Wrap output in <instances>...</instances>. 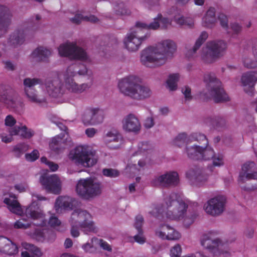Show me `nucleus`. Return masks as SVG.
I'll use <instances>...</instances> for the list:
<instances>
[{
    "instance_id": "1",
    "label": "nucleus",
    "mask_w": 257,
    "mask_h": 257,
    "mask_svg": "<svg viewBox=\"0 0 257 257\" xmlns=\"http://www.w3.org/2000/svg\"><path fill=\"white\" fill-rule=\"evenodd\" d=\"M43 84V80L39 78L27 77L24 79V91L29 101L40 104L46 101L48 95L53 97H58L64 93L63 84L59 79L47 80L45 82L46 91L42 90L38 92L34 88L35 86Z\"/></svg>"
},
{
    "instance_id": "2",
    "label": "nucleus",
    "mask_w": 257,
    "mask_h": 257,
    "mask_svg": "<svg viewBox=\"0 0 257 257\" xmlns=\"http://www.w3.org/2000/svg\"><path fill=\"white\" fill-rule=\"evenodd\" d=\"M176 50L177 45L173 41L164 40L156 46H149L144 49L141 52L140 62L147 67H159L172 59Z\"/></svg>"
},
{
    "instance_id": "3",
    "label": "nucleus",
    "mask_w": 257,
    "mask_h": 257,
    "mask_svg": "<svg viewBox=\"0 0 257 257\" xmlns=\"http://www.w3.org/2000/svg\"><path fill=\"white\" fill-rule=\"evenodd\" d=\"M188 207L187 200L175 193H171L164 196L161 207L155 209L158 214H164L170 220H178L184 218Z\"/></svg>"
},
{
    "instance_id": "4",
    "label": "nucleus",
    "mask_w": 257,
    "mask_h": 257,
    "mask_svg": "<svg viewBox=\"0 0 257 257\" xmlns=\"http://www.w3.org/2000/svg\"><path fill=\"white\" fill-rule=\"evenodd\" d=\"M140 79L130 75L120 79L118 88L120 92L135 100H144L150 98L152 92L149 87L139 84Z\"/></svg>"
},
{
    "instance_id": "5",
    "label": "nucleus",
    "mask_w": 257,
    "mask_h": 257,
    "mask_svg": "<svg viewBox=\"0 0 257 257\" xmlns=\"http://www.w3.org/2000/svg\"><path fill=\"white\" fill-rule=\"evenodd\" d=\"M88 73L87 68L79 64H74L69 66L64 74V80L66 89L74 94H80L89 89L92 83H83L78 84L75 82L73 77L77 74L85 75Z\"/></svg>"
},
{
    "instance_id": "6",
    "label": "nucleus",
    "mask_w": 257,
    "mask_h": 257,
    "mask_svg": "<svg viewBox=\"0 0 257 257\" xmlns=\"http://www.w3.org/2000/svg\"><path fill=\"white\" fill-rule=\"evenodd\" d=\"M68 158L75 164L84 167H91L98 160L96 151L86 145H79L71 150Z\"/></svg>"
},
{
    "instance_id": "7",
    "label": "nucleus",
    "mask_w": 257,
    "mask_h": 257,
    "mask_svg": "<svg viewBox=\"0 0 257 257\" xmlns=\"http://www.w3.org/2000/svg\"><path fill=\"white\" fill-rule=\"evenodd\" d=\"M204 82L206 84L207 92L204 94L206 98H212L216 102L227 101V95L221 87V82L213 73H206L204 75Z\"/></svg>"
},
{
    "instance_id": "8",
    "label": "nucleus",
    "mask_w": 257,
    "mask_h": 257,
    "mask_svg": "<svg viewBox=\"0 0 257 257\" xmlns=\"http://www.w3.org/2000/svg\"><path fill=\"white\" fill-rule=\"evenodd\" d=\"M102 191L101 183L92 178L80 179L76 186L77 194L84 200H90L98 196Z\"/></svg>"
},
{
    "instance_id": "9",
    "label": "nucleus",
    "mask_w": 257,
    "mask_h": 257,
    "mask_svg": "<svg viewBox=\"0 0 257 257\" xmlns=\"http://www.w3.org/2000/svg\"><path fill=\"white\" fill-rule=\"evenodd\" d=\"M206 51H203L200 57L203 62L211 64L223 57L226 51L227 45L222 40L208 41L206 46Z\"/></svg>"
},
{
    "instance_id": "10",
    "label": "nucleus",
    "mask_w": 257,
    "mask_h": 257,
    "mask_svg": "<svg viewBox=\"0 0 257 257\" xmlns=\"http://www.w3.org/2000/svg\"><path fill=\"white\" fill-rule=\"evenodd\" d=\"M38 29V27L37 26L28 23L22 24L10 35L8 39V45L14 48L19 47Z\"/></svg>"
},
{
    "instance_id": "11",
    "label": "nucleus",
    "mask_w": 257,
    "mask_h": 257,
    "mask_svg": "<svg viewBox=\"0 0 257 257\" xmlns=\"http://www.w3.org/2000/svg\"><path fill=\"white\" fill-rule=\"evenodd\" d=\"M61 56L66 57L73 60L90 62L89 56L84 49L79 47L75 43L67 42L61 44L58 48Z\"/></svg>"
},
{
    "instance_id": "12",
    "label": "nucleus",
    "mask_w": 257,
    "mask_h": 257,
    "mask_svg": "<svg viewBox=\"0 0 257 257\" xmlns=\"http://www.w3.org/2000/svg\"><path fill=\"white\" fill-rule=\"evenodd\" d=\"M148 37V36L142 32V30L140 29L135 25V27L126 34L123 40L124 47L129 52H137Z\"/></svg>"
},
{
    "instance_id": "13",
    "label": "nucleus",
    "mask_w": 257,
    "mask_h": 257,
    "mask_svg": "<svg viewBox=\"0 0 257 257\" xmlns=\"http://www.w3.org/2000/svg\"><path fill=\"white\" fill-rule=\"evenodd\" d=\"M90 214L86 211L76 209L72 213L70 218V223H73L81 227V229L85 233L96 231V227L94 222L90 220Z\"/></svg>"
},
{
    "instance_id": "14",
    "label": "nucleus",
    "mask_w": 257,
    "mask_h": 257,
    "mask_svg": "<svg viewBox=\"0 0 257 257\" xmlns=\"http://www.w3.org/2000/svg\"><path fill=\"white\" fill-rule=\"evenodd\" d=\"M105 114L104 110L98 106L86 107L81 115L82 123L86 126L97 125L103 123Z\"/></svg>"
},
{
    "instance_id": "15",
    "label": "nucleus",
    "mask_w": 257,
    "mask_h": 257,
    "mask_svg": "<svg viewBox=\"0 0 257 257\" xmlns=\"http://www.w3.org/2000/svg\"><path fill=\"white\" fill-rule=\"evenodd\" d=\"M0 101L16 111L21 112L23 110L24 103L18 94L9 87L0 89Z\"/></svg>"
},
{
    "instance_id": "16",
    "label": "nucleus",
    "mask_w": 257,
    "mask_h": 257,
    "mask_svg": "<svg viewBox=\"0 0 257 257\" xmlns=\"http://www.w3.org/2000/svg\"><path fill=\"white\" fill-rule=\"evenodd\" d=\"M150 183L152 186L161 188L176 186L179 183V175L176 171H167L155 176Z\"/></svg>"
},
{
    "instance_id": "17",
    "label": "nucleus",
    "mask_w": 257,
    "mask_h": 257,
    "mask_svg": "<svg viewBox=\"0 0 257 257\" xmlns=\"http://www.w3.org/2000/svg\"><path fill=\"white\" fill-rule=\"evenodd\" d=\"M226 198L217 196L209 199L204 205V209L206 213L212 216L221 215L225 210Z\"/></svg>"
},
{
    "instance_id": "18",
    "label": "nucleus",
    "mask_w": 257,
    "mask_h": 257,
    "mask_svg": "<svg viewBox=\"0 0 257 257\" xmlns=\"http://www.w3.org/2000/svg\"><path fill=\"white\" fill-rule=\"evenodd\" d=\"M40 182L47 192L55 194L60 193L61 182L56 175H42L40 178Z\"/></svg>"
},
{
    "instance_id": "19",
    "label": "nucleus",
    "mask_w": 257,
    "mask_h": 257,
    "mask_svg": "<svg viewBox=\"0 0 257 257\" xmlns=\"http://www.w3.org/2000/svg\"><path fill=\"white\" fill-rule=\"evenodd\" d=\"M121 123L122 128L125 133L138 135L141 131V121L138 117L134 113H129L125 115L122 119Z\"/></svg>"
},
{
    "instance_id": "20",
    "label": "nucleus",
    "mask_w": 257,
    "mask_h": 257,
    "mask_svg": "<svg viewBox=\"0 0 257 257\" xmlns=\"http://www.w3.org/2000/svg\"><path fill=\"white\" fill-rule=\"evenodd\" d=\"M257 82V70L249 71L242 74L240 78L241 85L244 91L249 96H252L254 85Z\"/></svg>"
},
{
    "instance_id": "21",
    "label": "nucleus",
    "mask_w": 257,
    "mask_h": 257,
    "mask_svg": "<svg viewBox=\"0 0 257 257\" xmlns=\"http://www.w3.org/2000/svg\"><path fill=\"white\" fill-rule=\"evenodd\" d=\"M13 14L8 7L0 5V38L7 32L12 21Z\"/></svg>"
},
{
    "instance_id": "22",
    "label": "nucleus",
    "mask_w": 257,
    "mask_h": 257,
    "mask_svg": "<svg viewBox=\"0 0 257 257\" xmlns=\"http://www.w3.org/2000/svg\"><path fill=\"white\" fill-rule=\"evenodd\" d=\"M25 214L28 218L37 221V223H34L36 226H43L46 224L42 211L33 203L26 208Z\"/></svg>"
},
{
    "instance_id": "23",
    "label": "nucleus",
    "mask_w": 257,
    "mask_h": 257,
    "mask_svg": "<svg viewBox=\"0 0 257 257\" xmlns=\"http://www.w3.org/2000/svg\"><path fill=\"white\" fill-rule=\"evenodd\" d=\"M106 145L112 149L119 148L123 144V139L120 133L115 130L108 131L103 137Z\"/></svg>"
},
{
    "instance_id": "24",
    "label": "nucleus",
    "mask_w": 257,
    "mask_h": 257,
    "mask_svg": "<svg viewBox=\"0 0 257 257\" xmlns=\"http://www.w3.org/2000/svg\"><path fill=\"white\" fill-rule=\"evenodd\" d=\"M186 175L190 184L194 186H200L208 179L207 175L197 167L189 169Z\"/></svg>"
},
{
    "instance_id": "25",
    "label": "nucleus",
    "mask_w": 257,
    "mask_h": 257,
    "mask_svg": "<svg viewBox=\"0 0 257 257\" xmlns=\"http://www.w3.org/2000/svg\"><path fill=\"white\" fill-rule=\"evenodd\" d=\"M77 200L70 196H59L56 200L55 208L58 213H61L63 210H71L76 205Z\"/></svg>"
},
{
    "instance_id": "26",
    "label": "nucleus",
    "mask_w": 257,
    "mask_h": 257,
    "mask_svg": "<svg viewBox=\"0 0 257 257\" xmlns=\"http://www.w3.org/2000/svg\"><path fill=\"white\" fill-rule=\"evenodd\" d=\"M254 168L255 164L253 162H248L244 164L239 173L238 182L243 183L247 180H257V172H252Z\"/></svg>"
},
{
    "instance_id": "27",
    "label": "nucleus",
    "mask_w": 257,
    "mask_h": 257,
    "mask_svg": "<svg viewBox=\"0 0 257 257\" xmlns=\"http://www.w3.org/2000/svg\"><path fill=\"white\" fill-rule=\"evenodd\" d=\"M148 150L147 144H143L141 150L136 153V156L138 160V165L137 166L136 164H130L127 166L126 170L127 171H132L134 173H136L139 171L141 168H143L147 163L146 159L142 158V157L145 154V152L143 151ZM146 159H147V158Z\"/></svg>"
},
{
    "instance_id": "28",
    "label": "nucleus",
    "mask_w": 257,
    "mask_h": 257,
    "mask_svg": "<svg viewBox=\"0 0 257 257\" xmlns=\"http://www.w3.org/2000/svg\"><path fill=\"white\" fill-rule=\"evenodd\" d=\"M201 244L212 252L222 245V242L218 238L213 237L211 234H207L204 236Z\"/></svg>"
},
{
    "instance_id": "29",
    "label": "nucleus",
    "mask_w": 257,
    "mask_h": 257,
    "mask_svg": "<svg viewBox=\"0 0 257 257\" xmlns=\"http://www.w3.org/2000/svg\"><path fill=\"white\" fill-rule=\"evenodd\" d=\"M11 135H18L23 138L30 139L34 135V131L28 128L26 125H16L9 129Z\"/></svg>"
},
{
    "instance_id": "30",
    "label": "nucleus",
    "mask_w": 257,
    "mask_h": 257,
    "mask_svg": "<svg viewBox=\"0 0 257 257\" xmlns=\"http://www.w3.org/2000/svg\"><path fill=\"white\" fill-rule=\"evenodd\" d=\"M4 202L7 204L8 209L12 212L20 215L23 213V210L15 195H10L9 197H5Z\"/></svg>"
},
{
    "instance_id": "31",
    "label": "nucleus",
    "mask_w": 257,
    "mask_h": 257,
    "mask_svg": "<svg viewBox=\"0 0 257 257\" xmlns=\"http://www.w3.org/2000/svg\"><path fill=\"white\" fill-rule=\"evenodd\" d=\"M242 62L244 67L247 69L257 68V51L253 50L252 52L244 54Z\"/></svg>"
},
{
    "instance_id": "32",
    "label": "nucleus",
    "mask_w": 257,
    "mask_h": 257,
    "mask_svg": "<svg viewBox=\"0 0 257 257\" xmlns=\"http://www.w3.org/2000/svg\"><path fill=\"white\" fill-rule=\"evenodd\" d=\"M216 22L215 10L213 8H210L202 19V25L207 28H212Z\"/></svg>"
},
{
    "instance_id": "33",
    "label": "nucleus",
    "mask_w": 257,
    "mask_h": 257,
    "mask_svg": "<svg viewBox=\"0 0 257 257\" xmlns=\"http://www.w3.org/2000/svg\"><path fill=\"white\" fill-rule=\"evenodd\" d=\"M52 54L51 50L40 47L36 49L32 53V57L39 61H45Z\"/></svg>"
},
{
    "instance_id": "34",
    "label": "nucleus",
    "mask_w": 257,
    "mask_h": 257,
    "mask_svg": "<svg viewBox=\"0 0 257 257\" xmlns=\"http://www.w3.org/2000/svg\"><path fill=\"white\" fill-rule=\"evenodd\" d=\"M208 36V35L207 32L205 31L202 32L196 41L194 46L187 52L186 56L189 58L193 57L197 51L207 39Z\"/></svg>"
},
{
    "instance_id": "35",
    "label": "nucleus",
    "mask_w": 257,
    "mask_h": 257,
    "mask_svg": "<svg viewBox=\"0 0 257 257\" xmlns=\"http://www.w3.org/2000/svg\"><path fill=\"white\" fill-rule=\"evenodd\" d=\"M3 243L4 245L2 246V250L4 253L9 255H13L18 252L17 246L10 240L5 238L3 239Z\"/></svg>"
},
{
    "instance_id": "36",
    "label": "nucleus",
    "mask_w": 257,
    "mask_h": 257,
    "mask_svg": "<svg viewBox=\"0 0 257 257\" xmlns=\"http://www.w3.org/2000/svg\"><path fill=\"white\" fill-rule=\"evenodd\" d=\"M204 122L209 125H213L217 128H222L226 126V120L220 116L208 117L204 119Z\"/></svg>"
},
{
    "instance_id": "37",
    "label": "nucleus",
    "mask_w": 257,
    "mask_h": 257,
    "mask_svg": "<svg viewBox=\"0 0 257 257\" xmlns=\"http://www.w3.org/2000/svg\"><path fill=\"white\" fill-rule=\"evenodd\" d=\"M202 150L200 146L194 145L187 147L186 148V152L188 156L192 159L199 160L200 157L202 156L201 154Z\"/></svg>"
},
{
    "instance_id": "38",
    "label": "nucleus",
    "mask_w": 257,
    "mask_h": 257,
    "mask_svg": "<svg viewBox=\"0 0 257 257\" xmlns=\"http://www.w3.org/2000/svg\"><path fill=\"white\" fill-rule=\"evenodd\" d=\"M64 143V139L60 136H58L52 138L49 146L52 150L58 152L64 147L63 145Z\"/></svg>"
},
{
    "instance_id": "39",
    "label": "nucleus",
    "mask_w": 257,
    "mask_h": 257,
    "mask_svg": "<svg viewBox=\"0 0 257 257\" xmlns=\"http://www.w3.org/2000/svg\"><path fill=\"white\" fill-rule=\"evenodd\" d=\"M136 25L140 29L142 30V32H143L144 30H155L160 27L159 21L158 20V17L155 18L154 21L149 25L140 22H137Z\"/></svg>"
},
{
    "instance_id": "40",
    "label": "nucleus",
    "mask_w": 257,
    "mask_h": 257,
    "mask_svg": "<svg viewBox=\"0 0 257 257\" xmlns=\"http://www.w3.org/2000/svg\"><path fill=\"white\" fill-rule=\"evenodd\" d=\"M166 229V231H168V234L167 236H164L166 240L176 241L181 238V234L174 228L171 227V229Z\"/></svg>"
},
{
    "instance_id": "41",
    "label": "nucleus",
    "mask_w": 257,
    "mask_h": 257,
    "mask_svg": "<svg viewBox=\"0 0 257 257\" xmlns=\"http://www.w3.org/2000/svg\"><path fill=\"white\" fill-rule=\"evenodd\" d=\"M190 141H196L200 144H202L203 146L208 145V142L206 137L200 133H193L190 135Z\"/></svg>"
},
{
    "instance_id": "42",
    "label": "nucleus",
    "mask_w": 257,
    "mask_h": 257,
    "mask_svg": "<svg viewBox=\"0 0 257 257\" xmlns=\"http://www.w3.org/2000/svg\"><path fill=\"white\" fill-rule=\"evenodd\" d=\"M201 147L202 150L200 153L202 156L200 157V159L209 160L214 157V152L211 147H208V145Z\"/></svg>"
},
{
    "instance_id": "43",
    "label": "nucleus",
    "mask_w": 257,
    "mask_h": 257,
    "mask_svg": "<svg viewBox=\"0 0 257 257\" xmlns=\"http://www.w3.org/2000/svg\"><path fill=\"white\" fill-rule=\"evenodd\" d=\"M179 79L178 74H173L170 75L167 81V84L170 90L173 91L177 89V82Z\"/></svg>"
},
{
    "instance_id": "44",
    "label": "nucleus",
    "mask_w": 257,
    "mask_h": 257,
    "mask_svg": "<svg viewBox=\"0 0 257 257\" xmlns=\"http://www.w3.org/2000/svg\"><path fill=\"white\" fill-rule=\"evenodd\" d=\"M22 245L24 248L31 251L37 256L40 257L42 255V253L40 248L34 244L25 242H23Z\"/></svg>"
},
{
    "instance_id": "45",
    "label": "nucleus",
    "mask_w": 257,
    "mask_h": 257,
    "mask_svg": "<svg viewBox=\"0 0 257 257\" xmlns=\"http://www.w3.org/2000/svg\"><path fill=\"white\" fill-rule=\"evenodd\" d=\"M158 20L159 21L160 27L162 29H167L172 26V20L170 19L163 17L161 15H158Z\"/></svg>"
},
{
    "instance_id": "46",
    "label": "nucleus",
    "mask_w": 257,
    "mask_h": 257,
    "mask_svg": "<svg viewBox=\"0 0 257 257\" xmlns=\"http://www.w3.org/2000/svg\"><path fill=\"white\" fill-rule=\"evenodd\" d=\"M190 141V136H188L185 133L179 134L175 139L174 143L177 145L180 146L181 144L185 143H188Z\"/></svg>"
},
{
    "instance_id": "47",
    "label": "nucleus",
    "mask_w": 257,
    "mask_h": 257,
    "mask_svg": "<svg viewBox=\"0 0 257 257\" xmlns=\"http://www.w3.org/2000/svg\"><path fill=\"white\" fill-rule=\"evenodd\" d=\"M182 252V248L181 245L177 243L171 247L170 255L171 257H181Z\"/></svg>"
},
{
    "instance_id": "48",
    "label": "nucleus",
    "mask_w": 257,
    "mask_h": 257,
    "mask_svg": "<svg viewBox=\"0 0 257 257\" xmlns=\"http://www.w3.org/2000/svg\"><path fill=\"white\" fill-rule=\"evenodd\" d=\"M92 242H95V244L99 245L101 248L108 251H111V247L110 245L105 241L100 239H98L96 238H92Z\"/></svg>"
},
{
    "instance_id": "49",
    "label": "nucleus",
    "mask_w": 257,
    "mask_h": 257,
    "mask_svg": "<svg viewBox=\"0 0 257 257\" xmlns=\"http://www.w3.org/2000/svg\"><path fill=\"white\" fill-rule=\"evenodd\" d=\"M102 173L105 176L110 178H115L119 175V172L118 170L112 168L103 169Z\"/></svg>"
},
{
    "instance_id": "50",
    "label": "nucleus",
    "mask_w": 257,
    "mask_h": 257,
    "mask_svg": "<svg viewBox=\"0 0 257 257\" xmlns=\"http://www.w3.org/2000/svg\"><path fill=\"white\" fill-rule=\"evenodd\" d=\"M171 226L166 224L161 225L160 229L156 231V235L162 239H165L164 236H167L168 234V231H166V229H171Z\"/></svg>"
},
{
    "instance_id": "51",
    "label": "nucleus",
    "mask_w": 257,
    "mask_h": 257,
    "mask_svg": "<svg viewBox=\"0 0 257 257\" xmlns=\"http://www.w3.org/2000/svg\"><path fill=\"white\" fill-rule=\"evenodd\" d=\"M220 25L226 31L228 29V20L227 16L223 14H220L218 17Z\"/></svg>"
},
{
    "instance_id": "52",
    "label": "nucleus",
    "mask_w": 257,
    "mask_h": 257,
    "mask_svg": "<svg viewBox=\"0 0 257 257\" xmlns=\"http://www.w3.org/2000/svg\"><path fill=\"white\" fill-rule=\"evenodd\" d=\"M41 161L42 163L48 166V167L49 168L51 171L53 172L57 171L58 169L59 166L57 164L53 162L48 161L47 159L45 157H42L41 158Z\"/></svg>"
},
{
    "instance_id": "53",
    "label": "nucleus",
    "mask_w": 257,
    "mask_h": 257,
    "mask_svg": "<svg viewBox=\"0 0 257 257\" xmlns=\"http://www.w3.org/2000/svg\"><path fill=\"white\" fill-rule=\"evenodd\" d=\"M143 223L144 218L143 216L140 215H137L135 218L134 226L139 233L142 232V226L143 224Z\"/></svg>"
},
{
    "instance_id": "54",
    "label": "nucleus",
    "mask_w": 257,
    "mask_h": 257,
    "mask_svg": "<svg viewBox=\"0 0 257 257\" xmlns=\"http://www.w3.org/2000/svg\"><path fill=\"white\" fill-rule=\"evenodd\" d=\"M212 159L214 166L220 167L223 165V156L221 155H215L214 154Z\"/></svg>"
},
{
    "instance_id": "55",
    "label": "nucleus",
    "mask_w": 257,
    "mask_h": 257,
    "mask_svg": "<svg viewBox=\"0 0 257 257\" xmlns=\"http://www.w3.org/2000/svg\"><path fill=\"white\" fill-rule=\"evenodd\" d=\"M24 219L17 220L14 224L15 228L27 229L31 226V223L26 222L24 223Z\"/></svg>"
},
{
    "instance_id": "56",
    "label": "nucleus",
    "mask_w": 257,
    "mask_h": 257,
    "mask_svg": "<svg viewBox=\"0 0 257 257\" xmlns=\"http://www.w3.org/2000/svg\"><path fill=\"white\" fill-rule=\"evenodd\" d=\"M39 157V153L38 151L35 150L31 153L26 154L25 158L27 160L31 162L36 160Z\"/></svg>"
},
{
    "instance_id": "57",
    "label": "nucleus",
    "mask_w": 257,
    "mask_h": 257,
    "mask_svg": "<svg viewBox=\"0 0 257 257\" xmlns=\"http://www.w3.org/2000/svg\"><path fill=\"white\" fill-rule=\"evenodd\" d=\"M147 3L146 7L150 10H155L159 6V0H145Z\"/></svg>"
},
{
    "instance_id": "58",
    "label": "nucleus",
    "mask_w": 257,
    "mask_h": 257,
    "mask_svg": "<svg viewBox=\"0 0 257 257\" xmlns=\"http://www.w3.org/2000/svg\"><path fill=\"white\" fill-rule=\"evenodd\" d=\"M144 126L147 129L152 128L155 125L154 118L153 116L147 117L144 121Z\"/></svg>"
},
{
    "instance_id": "59",
    "label": "nucleus",
    "mask_w": 257,
    "mask_h": 257,
    "mask_svg": "<svg viewBox=\"0 0 257 257\" xmlns=\"http://www.w3.org/2000/svg\"><path fill=\"white\" fill-rule=\"evenodd\" d=\"M118 7L119 8V9L116 10V13L118 15H129L130 14V10L124 6L123 3L119 4Z\"/></svg>"
},
{
    "instance_id": "60",
    "label": "nucleus",
    "mask_w": 257,
    "mask_h": 257,
    "mask_svg": "<svg viewBox=\"0 0 257 257\" xmlns=\"http://www.w3.org/2000/svg\"><path fill=\"white\" fill-rule=\"evenodd\" d=\"M71 234L74 237H78L79 234V228L81 227L79 226V225H77L73 223H71Z\"/></svg>"
},
{
    "instance_id": "61",
    "label": "nucleus",
    "mask_w": 257,
    "mask_h": 257,
    "mask_svg": "<svg viewBox=\"0 0 257 257\" xmlns=\"http://www.w3.org/2000/svg\"><path fill=\"white\" fill-rule=\"evenodd\" d=\"M182 92L183 93L185 100L188 101L192 99L191 89L188 87H185L182 88Z\"/></svg>"
},
{
    "instance_id": "62",
    "label": "nucleus",
    "mask_w": 257,
    "mask_h": 257,
    "mask_svg": "<svg viewBox=\"0 0 257 257\" xmlns=\"http://www.w3.org/2000/svg\"><path fill=\"white\" fill-rule=\"evenodd\" d=\"M186 17L182 16L180 14H176L174 17L175 22L178 25L183 26L184 25Z\"/></svg>"
},
{
    "instance_id": "63",
    "label": "nucleus",
    "mask_w": 257,
    "mask_h": 257,
    "mask_svg": "<svg viewBox=\"0 0 257 257\" xmlns=\"http://www.w3.org/2000/svg\"><path fill=\"white\" fill-rule=\"evenodd\" d=\"M49 225L53 227L58 226L61 224V221L58 219L57 217L52 216L49 221Z\"/></svg>"
},
{
    "instance_id": "64",
    "label": "nucleus",
    "mask_w": 257,
    "mask_h": 257,
    "mask_svg": "<svg viewBox=\"0 0 257 257\" xmlns=\"http://www.w3.org/2000/svg\"><path fill=\"white\" fill-rule=\"evenodd\" d=\"M230 28L235 34H239L242 30V27L236 23L230 24Z\"/></svg>"
}]
</instances>
